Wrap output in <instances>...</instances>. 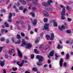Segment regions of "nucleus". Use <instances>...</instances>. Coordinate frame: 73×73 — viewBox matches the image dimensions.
I'll use <instances>...</instances> for the list:
<instances>
[{
  "label": "nucleus",
  "mask_w": 73,
  "mask_h": 73,
  "mask_svg": "<svg viewBox=\"0 0 73 73\" xmlns=\"http://www.w3.org/2000/svg\"><path fill=\"white\" fill-rule=\"evenodd\" d=\"M43 13L45 16H49V14L46 11H43Z\"/></svg>",
  "instance_id": "obj_12"
},
{
  "label": "nucleus",
  "mask_w": 73,
  "mask_h": 73,
  "mask_svg": "<svg viewBox=\"0 0 73 73\" xmlns=\"http://www.w3.org/2000/svg\"><path fill=\"white\" fill-rule=\"evenodd\" d=\"M54 27H57V22H54Z\"/></svg>",
  "instance_id": "obj_32"
},
{
  "label": "nucleus",
  "mask_w": 73,
  "mask_h": 73,
  "mask_svg": "<svg viewBox=\"0 0 73 73\" xmlns=\"http://www.w3.org/2000/svg\"><path fill=\"white\" fill-rule=\"evenodd\" d=\"M21 35L22 37H25V35L24 33H21Z\"/></svg>",
  "instance_id": "obj_38"
},
{
  "label": "nucleus",
  "mask_w": 73,
  "mask_h": 73,
  "mask_svg": "<svg viewBox=\"0 0 73 73\" xmlns=\"http://www.w3.org/2000/svg\"><path fill=\"white\" fill-rule=\"evenodd\" d=\"M33 70L35 72H36L37 70V69L36 67H34L33 68Z\"/></svg>",
  "instance_id": "obj_31"
},
{
  "label": "nucleus",
  "mask_w": 73,
  "mask_h": 73,
  "mask_svg": "<svg viewBox=\"0 0 73 73\" xmlns=\"http://www.w3.org/2000/svg\"><path fill=\"white\" fill-rule=\"evenodd\" d=\"M20 2H21L24 5L26 4V2L24 0H20Z\"/></svg>",
  "instance_id": "obj_17"
},
{
  "label": "nucleus",
  "mask_w": 73,
  "mask_h": 73,
  "mask_svg": "<svg viewBox=\"0 0 73 73\" xmlns=\"http://www.w3.org/2000/svg\"><path fill=\"white\" fill-rule=\"evenodd\" d=\"M1 33H4V31H5V30H4V29H2L1 30Z\"/></svg>",
  "instance_id": "obj_45"
},
{
  "label": "nucleus",
  "mask_w": 73,
  "mask_h": 73,
  "mask_svg": "<svg viewBox=\"0 0 73 73\" xmlns=\"http://www.w3.org/2000/svg\"><path fill=\"white\" fill-rule=\"evenodd\" d=\"M51 37L50 38V40L52 41L53 40V38H54V34L53 33H52L51 35Z\"/></svg>",
  "instance_id": "obj_8"
},
{
  "label": "nucleus",
  "mask_w": 73,
  "mask_h": 73,
  "mask_svg": "<svg viewBox=\"0 0 73 73\" xmlns=\"http://www.w3.org/2000/svg\"><path fill=\"white\" fill-rule=\"evenodd\" d=\"M17 68L16 67L15 68H12V70H14V71H15V70H17Z\"/></svg>",
  "instance_id": "obj_43"
},
{
  "label": "nucleus",
  "mask_w": 73,
  "mask_h": 73,
  "mask_svg": "<svg viewBox=\"0 0 73 73\" xmlns=\"http://www.w3.org/2000/svg\"><path fill=\"white\" fill-rule=\"evenodd\" d=\"M16 38H17V39H20L21 38L20 35L19 34H17V35Z\"/></svg>",
  "instance_id": "obj_22"
},
{
  "label": "nucleus",
  "mask_w": 73,
  "mask_h": 73,
  "mask_svg": "<svg viewBox=\"0 0 73 73\" xmlns=\"http://www.w3.org/2000/svg\"><path fill=\"white\" fill-rule=\"evenodd\" d=\"M60 7H61V8H64V7L63 5H60Z\"/></svg>",
  "instance_id": "obj_56"
},
{
  "label": "nucleus",
  "mask_w": 73,
  "mask_h": 73,
  "mask_svg": "<svg viewBox=\"0 0 73 73\" xmlns=\"http://www.w3.org/2000/svg\"><path fill=\"white\" fill-rule=\"evenodd\" d=\"M27 10V8H25L23 10V13H25V11H26Z\"/></svg>",
  "instance_id": "obj_40"
},
{
  "label": "nucleus",
  "mask_w": 73,
  "mask_h": 73,
  "mask_svg": "<svg viewBox=\"0 0 73 73\" xmlns=\"http://www.w3.org/2000/svg\"><path fill=\"white\" fill-rule=\"evenodd\" d=\"M58 56L57 55V54H55V58L56 60H58Z\"/></svg>",
  "instance_id": "obj_28"
},
{
  "label": "nucleus",
  "mask_w": 73,
  "mask_h": 73,
  "mask_svg": "<svg viewBox=\"0 0 73 73\" xmlns=\"http://www.w3.org/2000/svg\"><path fill=\"white\" fill-rule=\"evenodd\" d=\"M24 60H23L22 62L19 64V66L21 67L23 66V64H24Z\"/></svg>",
  "instance_id": "obj_16"
},
{
  "label": "nucleus",
  "mask_w": 73,
  "mask_h": 73,
  "mask_svg": "<svg viewBox=\"0 0 73 73\" xmlns=\"http://www.w3.org/2000/svg\"><path fill=\"white\" fill-rule=\"evenodd\" d=\"M46 37L47 40H49L50 38H49V35H46Z\"/></svg>",
  "instance_id": "obj_29"
},
{
  "label": "nucleus",
  "mask_w": 73,
  "mask_h": 73,
  "mask_svg": "<svg viewBox=\"0 0 73 73\" xmlns=\"http://www.w3.org/2000/svg\"><path fill=\"white\" fill-rule=\"evenodd\" d=\"M31 59H33V58H34V55L33 54H32L31 56Z\"/></svg>",
  "instance_id": "obj_47"
},
{
  "label": "nucleus",
  "mask_w": 73,
  "mask_h": 73,
  "mask_svg": "<svg viewBox=\"0 0 73 73\" xmlns=\"http://www.w3.org/2000/svg\"><path fill=\"white\" fill-rule=\"evenodd\" d=\"M31 1L32 2V3H33V4H34V5H37V3L34 2V1H33V0H32Z\"/></svg>",
  "instance_id": "obj_37"
},
{
  "label": "nucleus",
  "mask_w": 73,
  "mask_h": 73,
  "mask_svg": "<svg viewBox=\"0 0 73 73\" xmlns=\"http://www.w3.org/2000/svg\"><path fill=\"white\" fill-rule=\"evenodd\" d=\"M18 55L19 57H21V58L23 57V56L22 55V53H21V52H20V51L19 50H18Z\"/></svg>",
  "instance_id": "obj_13"
},
{
  "label": "nucleus",
  "mask_w": 73,
  "mask_h": 73,
  "mask_svg": "<svg viewBox=\"0 0 73 73\" xmlns=\"http://www.w3.org/2000/svg\"><path fill=\"white\" fill-rule=\"evenodd\" d=\"M5 57H6V58H8V57H9V56H8V55H5Z\"/></svg>",
  "instance_id": "obj_58"
},
{
  "label": "nucleus",
  "mask_w": 73,
  "mask_h": 73,
  "mask_svg": "<svg viewBox=\"0 0 73 73\" xmlns=\"http://www.w3.org/2000/svg\"><path fill=\"white\" fill-rule=\"evenodd\" d=\"M43 47H44V46L43 45H42L39 47V48L41 49V48H42Z\"/></svg>",
  "instance_id": "obj_54"
},
{
  "label": "nucleus",
  "mask_w": 73,
  "mask_h": 73,
  "mask_svg": "<svg viewBox=\"0 0 73 73\" xmlns=\"http://www.w3.org/2000/svg\"><path fill=\"white\" fill-rule=\"evenodd\" d=\"M21 41L20 40H19L18 41V42H15V44H20Z\"/></svg>",
  "instance_id": "obj_35"
},
{
  "label": "nucleus",
  "mask_w": 73,
  "mask_h": 73,
  "mask_svg": "<svg viewBox=\"0 0 73 73\" xmlns=\"http://www.w3.org/2000/svg\"><path fill=\"white\" fill-rule=\"evenodd\" d=\"M11 4H10L9 5L8 8H11Z\"/></svg>",
  "instance_id": "obj_59"
},
{
  "label": "nucleus",
  "mask_w": 73,
  "mask_h": 73,
  "mask_svg": "<svg viewBox=\"0 0 73 73\" xmlns=\"http://www.w3.org/2000/svg\"><path fill=\"white\" fill-rule=\"evenodd\" d=\"M48 66V65H46V64H45L44 66V68H46V66Z\"/></svg>",
  "instance_id": "obj_61"
},
{
  "label": "nucleus",
  "mask_w": 73,
  "mask_h": 73,
  "mask_svg": "<svg viewBox=\"0 0 73 73\" xmlns=\"http://www.w3.org/2000/svg\"><path fill=\"white\" fill-rule=\"evenodd\" d=\"M64 66L66 67V62H65L64 64Z\"/></svg>",
  "instance_id": "obj_53"
},
{
  "label": "nucleus",
  "mask_w": 73,
  "mask_h": 73,
  "mask_svg": "<svg viewBox=\"0 0 73 73\" xmlns=\"http://www.w3.org/2000/svg\"><path fill=\"white\" fill-rule=\"evenodd\" d=\"M22 42H23V44L21 45V46H24L27 45V43L24 41V40H22Z\"/></svg>",
  "instance_id": "obj_9"
},
{
  "label": "nucleus",
  "mask_w": 73,
  "mask_h": 73,
  "mask_svg": "<svg viewBox=\"0 0 73 73\" xmlns=\"http://www.w3.org/2000/svg\"><path fill=\"white\" fill-rule=\"evenodd\" d=\"M48 19L46 18H45L44 19V23H46V22L48 21Z\"/></svg>",
  "instance_id": "obj_33"
},
{
  "label": "nucleus",
  "mask_w": 73,
  "mask_h": 73,
  "mask_svg": "<svg viewBox=\"0 0 73 73\" xmlns=\"http://www.w3.org/2000/svg\"><path fill=\"white\" fill-rule=\"evenodd\" d=\"M15 52V50L13 49H12L11 50H10L9 51L8 53L9 54H11V53H13Z\"/></svg>",
  "instance_id": "obj_18"
},
{
  "label": "nucleus",
  "mask_w": 73,
  "mask_h": 73,
  "mask_svg": "<svg viewBox=\"0 0 73 73\" xmlns=\"http://www.w3.org/2000/svg\"><path fill=\"white\" fill-rule=\"evenodd\" d=\"M62 12L61 13V15H65V7H64V8L62 9Z\"/></svg>",
  "instance_id": "obj_5"
},
{
  "label": "nucleus",
  "mask_w": 73,
  "mask_h": 73,
  "mask_svg": "<svg viewBox=\"0 0 73 73\" xmlns=\"http://www.w3.org/2000/svg\"><path fill=\"white\" fill-rule=\"evenodd\" d=\"M17 64L18 65H19V63H20V62L19 61H18L17 62Z\"/></svg>",
  "instance_id": "obj_62"
},
{
  "label": "nucleus",
  "mask_w": 73,
  "mask_h": 73,
  "mask_svg": "<svg viewBox=\"0 0 73 73\" xmlns=\"http://www.w3.org/2000/svg\"><path fill=\"white\" fill-rule=\"evenodd\" d=\"M10 15L9 16V17H8L9 19V20L8 21L10 22V23H11L12 21V20L11 19L12 18V13H10L9 14Z\"/></svg>",
  "instance_id": "obj_2"
},
{
  "label": "nucleus",
  "mask_w": 73,
  "mask_h": 73,
  "mask_svg": "<svg viewBox=\"0 0 73 73\" xmlns=\"http://www.w3.org/2000/svg\"><path fill=\"white\" fill-rule=\"evenodd\" d=\"M31 14L32 15V16H33V17H35V13L33 12H31Z\"/></svg>",
  "instance_id": "obj_34"
},
{
  "label": "nucleus",
  "mask_w": 73,
  "mask_h": 73,
  "mask_svg": "<svg viewBox=\"0 0 73 73\" xmlns=\"http://www.w3.org/2000/svg\"><path fill=\"white\" fill-rule=\"evenodd\" d=\"M36 9V8L35 7H33L32 8V10L33 11H35Z\"/></svg>",
  "instance_id": "obj_42"
},
{
  "label": "nucleus",
  "mask_w": 73,
  "mask_h": 73,
  "mask_svg": "<svg viewBox=\"0 0 73 73\" xmlns=\"http://www.w3.org/2000/svg\"><path fill=\"white\" fill-rule=\"evenodd\" d=\"M45 10H46V11H48L50 12H52V11H53L52 8L49 7H45Z\"/></svg>",
  "instance_id": "obj_3"
},
{
  "label": "nucleus",
  "mask_w": 73,
  "mask_h": 73,
  "mask_svg": "<svg viewBox=\"0 0 73 73\" xmlns=\"http://www.w3.org/2000/svg\"><path fill=\"white\" fill-rule=\"evenodd\" d=\"M52 2H53L52 0H49L48 1V4L49 5H50V3H52Z\"/></svg>",
  "instance_id": "obj_21"
},
{
  "label": "nucleus",
  "mask_w": 73,
  "mask_h": 73,
  "mask_svg": "<svg viewBox=\"0 0 73 73\" xmlns=\"http://www.w3.org/2000/svg\"><path fill=\"white\" fill-rule=\"evenodd\" d=\"M67 20L68 22H71V21H72V19L70 18H67Z\"/></svg>",
  "instance_id": "obj_36"
},
{
  "label": "nucleus",
  "mask_w": 73,
  "mask_h": 73,
  "mask_svg": "<svg viewBox=\"0 0 73 73\" xmlns=\"http://www.w3.org/2000/svg\"><path fill=\"white\" fill-rule=\"evenodd\" d=\"M12 41L13 42H15V38H11Z\"/></svg>",
  "instance_id": "obj_49"
},
{
  "label": "nucleus",
  "mask_w": 73,
  "mask_h": 73,
  "mask_svg": "<svg viewBox=\"0 0 73 73\" xmlns=\"http://www.w3.org/2000/svg\"><path fill=\"white\" fill-rule=\"evenodd\" d=\"M59 28L58 29L59 30H60V31H63V30L62 29H65V27L64 26H61V28L60 27H58Z\"/></svg>",
  "instance_id": "obj_7"
},
{
  "label": "nucleus",
  "mask_w": 73,
  "mask_h": 73,
  "mask_svg": "<svg viewBox=\"0 0 73 73\" xmlns=\"http://www.w3.org/2000/svg\"><path fill=\"white\" fill-rule=\"evenodd\" d=\"M44 29L48 31H49V24H45L44 26Z\"/></svg>",
  "instance_id": "obj_1"
},
{
  "label": "nucleus",
  "mask_w": 73,
  "mask_h": 73,
  "mask_svg": "<svg viewBox=\"0 0 73 73\" xmlns=\"http://www.w3.org/2000/svg\"><path fill=\"white\" fill-rule=\"evenodd\" d=\"M54 51H52L49 54V56H51V57H53L54 56Z\"/></svg>",
  "instance_id": "obj_4"
},
{
  "label": "nucleus",
  "mask_w": 73,
  "mask_h": 73,
  "mask_svg": "<svg viewBox=\"0 0 73 73\" xmlns=\"http://www.w3.org/2000/svg\"><path fill=\"white\" fill-rule=\"evenodd\" d=\"M43 35H44V33H41L40 34V36H41V37H43Z\"/></svg>",
  "instance_id": "obj_48"
},
{
  "label": "nucleus",
  "mask_w": 73,
  "mask_h": 73,
  "mask_svg": "<svg viewBox=\"0 0 73 73\" xmlns=\"http://www.w3.org/2000/svg\"><path fill=\"white\" fill-rule=\"evenodd\" d=\"M28 27H29V28L28 29V31H29L30 29H31V26L29 25H28Z\"/></svg>",
  "instance_id": "obj_41"
},
{
  "label": "nucleus",
  "mask_w": 73,
  "mask_h": 73,
  "mask_svg": "<svg viewBox=\"0 0 73 73\" xmlns=\"http://www.w3.org/2000/svg\"><path fill=\"white\" fill-rule=\"evenodd\" d=\"M61 54L62 55H64V52H62L61 53Z\"/></svg>",
  "instance_id": "obj_60"
},
{
  "label": "nucleus",
  "mask_w": 73,
  "mask_h": 73,
  "mask_svg": "<svg viewBox=\"0 0 73 73\" xmlns=\"http://www.w3.org/2000/svg\"><path fill=\"white\" fill-rule=\"evenodd\" d=\"M21 23V21H17L16 22V23L17 24H20Z\"/></svg>",
  "instance_id": "obj_44"
},
{
  "label": "nucleus",
  "mask_w": 73,
  "mask_h": 73,
  "mask_svg": "<svg viewBox=\"0 0 73 73\" xmlns=\"http://www.w3.org/2000/svg\"><path fill=\"white\" fill-rule=\"evenodd\" d=\"M50 62H51L50 60H49L48 61V64H50Z\"/></svg>",
  "instance_id": "obj_63"
},
{
  "label": "nucleus",
  "mask_w": 73,
  "mask_h": 73,
  "mask_svg": "<svg viewBox=\"0 0 73 73\" xmlns=\"http://www.w3.org/2000/svg\"><path fill=\"white\" fill-rule=\"evenodd\" d=\"M3 73H6V70H3Z\"/></svg>",
  "instance_id": "obj_64"
},
{
  "label": "nucleus",
  "mask_w": 73,
  "mask_h": 73,
  "mask_svg": "<svg viewBox=\"0 0 73 73\" xmlns=\"http://www.w3.org/2000/svg\"><path fill=\"white\" fill-rule=\"evenodd\" d=\"M63 47V46H60L59 44H58V46L57 48L58 49H61V48H62Z\"/></svg>",
  "instance_id": "obj_19"
},
{
  "label": "nucleus",
  "mask_w": 73,
  "mask_h": 73,
  "mask_svg": "<svg viewBox=\"0 0 73 73\" xmlns=\"http://www.w3.org/2000/svg\"><path fill=\"white\" fill-rule=\"evenodd\" d=\"M66 9H68V10H69V9H70V7H69L68 6H67L66 7Z\"/></svg>",
  "instance_id": "obj_57"
},
{
  "label": "nucleus",
  "mask_w": 73,
  "mask_h": 73,
  "mask_svg": "<svg viewBox=\"0 0 73 73\" xmlns=\"http://www.w3.org/2000/svg\"><path fill=\"white\" fill-rule=\"evenodd\" d=\"M5 25L6 27L7 28H8V27H9V25L8 23H7L6 22H5Z\"/></svg>",
  "instance_id": "obj_26"
},
{
  "label": "nucleus",
  "mask_w": 73,
  "mask_h": 73,
  "mask_svg": "<svg viewBox=\"0 0 73 73\" xmlns=\"http://www.w3.org/2000/svg\"><path fill=\"white\" fill-rule=\"evenodd\" d=\"M38 41H39V38H37L35 43L36 44H37V43L38 42Z\"/></svg>",
  "instance_id": "obj_27"
},
{
  "label": "nucleus",
  "mask_w": 73,
  "mask_h": 73,
  "mask_svg": "<svg viewBox=\"0 0 73 73\" xmlns=\"http://www.w3.org/2000/svg\"><path fill=\"white\" fill-rule=\"evenodd\" d=\"M1 41H4V38H3L1 39Z\"/></svg>",
  "instance_id": "obj_51"
},
{
  "label": "nucleus",
  "mask_w": 73,
  "mask_h": 73,
  "mask_svg": "<svg viewBox=\"0 0 73 73\" xmlns=\"http://www.w3.org/2000/svg\"><path fill=\"white\" fill-rule=\"evenodd\" d=\"M32 44H30V43H29L27 44L26 48H28V49H29V48H30L32 47Z\"/></svg>",
  "instance_id": "obj_6"
},
{
  "label": "nucleus",
  "mask_w": 73,
  "mask_h": 73,
  "mask_svg": "<svg viewBox=\"0 0 73 73\" xmlns=\"http://www.w3.org/2000/svg\"><path fill=\"white\" fill-rule=\"evenodd\" d=\"M34 52L36 54H38L39 53V51L37 50L36 49H35L34 50Z\"/></svg>",
  "instance_id": "obj_20"
},
{
  "label": "nucleus",
  "mask_w": 73,
  "mask_h": 73,
  "mask_svg": "<svg viewBox=\"0 0 73 73\" xmlns=\"http://www.w3.org/2000/svg\"><path fill=\"white\" fill-rule=\"evenodd\" d=\"M24 8L22 6L21 7H19V10H23V9Z\"/></svg>",
  "instance_id": "obj_39"
},
{
  "label": "nucleus",
  "mask_w": 73,
  "mask_h": 73,
  "mask_svg": "<svg viewBox=\"0 0 73 73\" xmlns=\"http://www.w3.org/2000/svg\"><path fill=\"white\" fill-rule=\"evenodd\" d=\"M3 48V47H0V52H1V51H2Z\"/></svg>",
  "instance_id": "obj_46"
},
{
  "label": "nucleus",
  "mask_w": 73,
  "mask_h": 73,
  "mask_svg": "<svg viewBox=\"0 0 73 73\" xmlns=\"http://www.w3.org/2000/svg\"><path fill=\"white\" fill-rule=\"evenodd\" d=\"M70 32H71V31H70V30L67 31V33H70Z\"/></svg>",
  "instance_id": "obj_52"
},
{
  "label": "nucleus",
  "mask_w": 73,
  "mask_h": 73,
  "mask_svg": "<svg viewBox=\"0 0 73 73\" xmlns=\"http://www.w3.org/2000/svg\"><path fill=\"white\" fill-rule=\"evenodd\" d=\"M37 65L38 66H41L42 65V63H40L39 62H37L36 63Z\"/></svg>",
  "instance_id": "obj_30"
},
{
  "label": "nucleus",
  "mask_w": 73,
  "mask_h": 73,
  "mask_svg": "<svg viewBox=\"0 0 73 73\" xmlns=\"http://www.w3.org/2000/svg\"><path fill=\"white\" fill-rule=\"evenodd\" d=\"M30 34L31 35H33V32L32 31H31L30 32Z\"/></svg>",
  "instance_id": "obj_55"
},
{
  "label": "nucleus",
  "mask_w": 73,
  "mask_h": 73,
  "mask_svg": "<svg viewBox=\"0 0 73 73\" xmlns=\"http://www.w3.org/2000/svg\"><path fill=\"white\" fill-rule=\"evenodd\" d=\"M37 24V20L36 19H35L34 20V22L33 24L34 25H36Z\"/></svg>",
  "instance_id": "obj_25"
},
{
  "label": "nucleus",
  "mask_w": 73,
  "mask_h": 73,
  "mask_svg": "<svg viewBox=\"0 0 73 73\" xmlns=\"http://www.w3.org/2000/svg\"><path fill=\"white\" fill-rule=\"evenodd\" d=\"M40 57H41V56H39V55L37 56H36V58L37 59H39V58H40Z\"/></svg>",
  "instance_id": "obj_50"
},
{
  "label": "nucleus",
  "mask_w": 73,
  "mask_h": 73,
  "mask_svg": "<svg viewBox=\"0 0 73 73\" xmlns=\"http://www.w3.org/2000/svg\"><path fill=\"white\" fill-rule=\"evenodd\" d=\"M4 60L3 61H1L0 62V65L1 66H2V67H3L4 65Z\"/></svg>",
  "instance_id": "obj_10"
},
{
  "label": "nucleus",
  "mask_w": 73,
  "mask_h": 73,
  "mask_svg": "<svg viewBox=\"0 0 73 73\" xmlns=\"http://www.w3.org/2000/svg\"><path fill=\"white\" fill-rule=\"evenodd\" d=\"M69 58V54H66L65 60H68Z\"/></svg>",
  "instance_id": "obj_15"
},
{
  "label": "nucleus",
  "mask_w": 73,
  "mask_h": 73,
  "mask_svg": "<svg viewBox=\"0 0 73 73\" xmlns=\"http://www.w3.org/2000/svg\"><path fill=\"white\" fill-rule=\"evenodd\" d=\"M65 15H62V17H61V19L62 20H65L66 18L65 17H64L63 16H65Z\"/></svg>",
  "instance_id": "obj_23"
},
{
  "label": "nucleus",
  "mask_w": 73,
  "mask_h": 73,
  "mask_svg": "<svg viewBox=\"0 0 73 73\" xmlns=\"http://www.w3.org/2000/svg\"><path fill=\"white\" fill-rule=\"evenodd\" d=\"M62 62H63V60H62V58H61L60 62V65L61 67H62Z\"/></svg>",
  "instance_id": "obj_14"
},
{
  "label": "nucleus",
  "mask_w": 73,
  "mask_h": 73,
  "mask_svg": "<svg viewBox=\"0 0 73 73\" xmlns=\"http://www.w3.org/2000/svg\"><path fill=\"white\" fill-rule=\"evenodd\" d=\"M43 58H43V57L40 56V58L38 59V61L39 62H41L42 61V60H43Z\"/></svg>",
  "instance_id": "obj_11"
},
{
  "label": "nucleus",
  "mask_w": 73,
  "mask_h": 73,
  "mask_svg": "<svg viewBox=\"0 0 73 73\" xmlns=\"http://www.w3.org/2000/svg\"><path fill=\"white\" fill-rule=\"evenodd\" d=\"M42 4L45 7H46V6H48V4L45 2H43L42 3Z\"/></svg>",
  "instance_id": "obj_24"
}]
</instances>
